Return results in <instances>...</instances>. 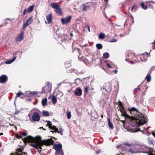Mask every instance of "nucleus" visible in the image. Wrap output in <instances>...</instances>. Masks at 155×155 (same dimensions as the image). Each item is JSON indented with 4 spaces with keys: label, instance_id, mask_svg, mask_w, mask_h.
<instances>
[{
    "label": "nucleus",
    "instance_id": "6e6552de",
    "mask_svg": "<svg viewBox=\"0 0 155 155\" xmlns=\"http://www.w3.org/2000/svg\"><path fill=\"white\" fill-rule=\"evenodd\" d=\"M54 143V141L51 139H48L47 140H45L43 141L42 145L45 144L47 146L50 145Z\"/></svg>",
    "mask_w": 155,
    "mask_h": 155
},
{
    "label": "nucleus",
    "instance_id": "bb28decb",
    "mask_svg": "<svg viewBox=\"0 0 155 155\" xmlns=\"http://www.w3.org/2000/svg\"><path fill=\"white\" fill-rule=\"evenodd\" d=\"M150 73L148 74L147 76L146 77L145 79L147 80V82H149L151 81V77Z\"/></svg>",
    "mask_w": 155,
    "mask_h": 155
},
{
    "label": "nucleus",
    "instance_id": "69168bd1",
    "mask_svg": "<svg viewBox=\"0 0 155 155\" xmlns=\"http://www.w3.org/2000/svg\"><path fill=\"white\" fill-rule=\"evenodd\" d=\"M152 135L154 137H155V133H154V132H152Z\"/></svg>",
    "mask_w": 155,
    "mask_h": 155
},
{
    "label": "nucleus",
    "instance_id": "58836bf2",
    "mask_svg": "<svg viewBox=\"0 0 155 155\" xmlns=\"http://www.w3.org/2000/svg\"><path fill=\"white\" fill-rule=\"evenodd\" d=\"M23 93L21 92H19L16 94V98L19 97L21 95L23 94Z\"/></svg>",
    "mask_w": 155,
    "mask_h": 155
},
{
    "label": "nucleus",
    "instance_id": "5fc2aeb1",
    "mask_svg": "<svg viewBox=\"0 0 155 155\" xmlns=\"http://www.w3.org/2000/svg\"><path fill=\"white\" fill-rule=\"evenodd\" d=\"M84 73V72L83 71H81L78 72V75H79L81 74H83Z\"/></svg>",
    "mask_w": 155,
    "mask_h": 155
},
{
    "label": "nucleus",
    "instance_id": "a211bd4d",
    "mask_svg": "<svg viewBox=\"0 0 155 155\" xmlns=\"http://www.w3.org/2000/svg\"><path fill=\"white\" fill-rule=\"evenodd\" d=\"M49 127L52 130H54V131L51 130L50 131V132H52V133H54V132H57V130H58V128H57L56 126L54 125L52 126L51 125Z\"/></svg>",
    "mask_w": 155,
    "mask_h": 155
},
{
    "label": "nucleus",
    "instance_id": "49530a36",
    "mask_svg": "<svg viewBox=\"0 0 155 155\" xmlns=\"http://www.w3.org/2000/svg\"><path fill=\"white\" fill-rule=\"evenodd\" d=\"M46 122H47V125L49 127L52 125L51 122L50 120H46Z\"/></svg>",
    "mask_w": 155,
    "mask_h": 155
},
{
    "label": "nucleus",
    "instance_id": "473e14b6",
    "mask_svg": "<svg viewBox=\"0 0 155 155\" xmlns=\"http://www.w3.org/2000/svg\"><path fill=\"white\" fill-rule=\"evenodd\" d=\"M33 21V18L32 17L30 18L27 21V22L29 25L31 24L32 23V22Z\"/></svg>",
    "mask_w": 155,
    "mask_h": 155
},
{
    "label": "nucleus",
    "instance_id": "3c124183",
    "mask_svg": "<svg viewBox=\"0 0 155 155\" xmlns=\"http://www.w3.org/2000/svg\"><path fill=\"white\" fill-rule=\"evenodd\" d=\"M15 137L17 138H18V139H20V138H21V137H22L21 136L19 135H18V134H17L16 135Z\"/></svg>",
    "mask_w": 155,
    "mask_h": 155
},
{
    "label": "nucleus",
    "instance_id": "052dcab7",
    "mask_svg": "<svg viewBox=\"0 0 155 155\" xmlns=\"http://www.w3.org/2000/svg\"><path fill=\"white\" fill-rule=\"evenodd\" d=\"M107 65L108 68H112V67L109 64V63H107Z\"/></svg>",
    "mask_w": 155,
    "mask_h": 155
},
{
    "label": "nucleus",
    "instance_id": "9b49d317",
    "mask_svg": "<svg viewBox=\"0 0 155 155\" xmlns=\"http://www.w3.org/2000/svg\"><path fill=\"white\" fill-rule=\"evenodd\" d=\"M8 77L7 76L3 75L0 77V82L2 83L6 82L8 80Z\"/></svg>",
    "mask_w": 155,
    "mask_h": 155
},
{
    "label": "nucleus",
    "instance_id": "39448f33",
    "mask_svg": "<svg viewBox=\"0 0 155 155\" xmlns=\"http://www.w3.org/2000/svg\"><path fill=\"white\" fill-rule=\"evenodd\" d=\"M40 120V117L38 112H34L32 115V119H30V120L32 122H38Z\"/></svg>",
    "mask_w": 155,
    "mask_h": 155
},
{
    "label": "nucleus",
    "instance_id": "79ce46f5",
    "mask_svg": "<svg viewBox=\"0 0 155 155\" xmlns=\"http://www.w3.org/2000/svg\"><path fill=\"white\" fill-rule=\"evenodd\" d=\"M117 148H123V150H125L126 149V147L125 146H124V147H123L122 145H120H120H119V146H117Z\"/></svg>",
    "mask_w": 155,
    "mask_h": 155
},
{
    "label": "nucleus",
    "instance_id": "7c9ffc66",
    "mask_svg": "<svg viewBox=\"0 0 155 155\" xmlns=\"http://www.w3.org/2000/svg\"><path fill=\"white\" fill-rule=\"evenodd\" d=\"M67 115L68 119H70L71 118V112L68 110L67 111Z\"/></svg>",
    "mask_w": 155,
    "mask_h": 155
},
{
    "label": "nucleus",
    "instance_id": "f8f14e48",
    "mask_svg": "<svg viewBox=\"0 0 155 155\" xmlns=\"http://www.w3.org/2000/svg\"><path fill=\"white\" fill-rule=\"evenodd\" d=\"M122 116L124 117L125 118H130V116L127 114L124 111V107H122V110H120Z\"/></svg>",
    "mask_w": 155,
    "mask_h": 155
},
{
    "label": "nucleus",
    "instance_id": "774afa93",
    "mask_svg": "<svg viewBox=\"0 0 155 155\" xmlns=\"http://www.w3.org/2000/svg\"><path fill=\"white\" fill-rule=\"evenodd\" d=\"M70 36L71 37L73 36V34L72 33H71L70 34Z\"/></svg>",
    "mask_w": 155,
    "mask_h": 155
},
{
    "label": "nucleus",
    "instance_id": "dca6fc26",
    "mask_svg": "<svg viewBox=\"0 0 155 155\" xmlns=\"http://www.w3.org/2000/svg\"><path fill=\"white\" fill-rule=\"evenodd\" d=\"M46 19L48 22V24H50L52 22V14H49L46 16Z\"/></svg>",
    "mask_w": 155,
    "mask_h": 155
},
{
    "label": "nucleus",
    "instance_id": "f704fd0d",
    "mask_svg": "<svg viewBox=\"0 0 155 155\" xmlns=\"http://www.w3.org/2000/svg\"><path fill=\"white\" fill-rule=\"evenodd\" d=\"M101 90L103 93H105V92L107 91H108V90L106 89L105 87H103L102 88H101Z\"/></svg>",
    "mask_w": 155,
    "mask_h": 155
},
{
    "label": "nucleus",
    "instance_id": "2f4dec72",
    "mask_svg": "<svg viewBox=\"0 0 155 155\" xmlns=\"http://www.w3.org/2000/svg\"><path fill=\"white\" fill-rule=\"evenodd\" d=\"M108 123L109 127L112 129L114 128V127L113 126L112 124L110 122V119L109 118L108 119Z\"/></svg>",
    "mask_w": 155,
    "mask_h": 155
},
{
    "label": "nucleus",
    "instance_id": "a19ab883",
    "mask_svg": "<svg viewBox=\"0 0 155 155\" xmlns=\"http://www.w3.org/2000/svg\"><path fill=\"white\" fill-rule=\"evenodd\" d=\"M20 112V111L18 110L17 108H15V112L14 114V115H16L18 114Z\"/></svg>",
    "mask_w": 155,
    "mask_h": 155
},
{
    "label": "nucleus",
    "instance_id": "5701e85b",
    "mask_svg": "<svg viewBox=\"0 0 155 155\" xmlns=\"http://www.w3.org/2000/svg\"><path fill=\"white\" fill-rule=\"evenodd\" d=\"M51 101L53 104H55L57 102V100L56 97L55 96H53L52 97Z\"/></svg>",
    "mask_w": 155,
    "mask_h": 155
},
{
    "label": "nucleus",
    "instance_id": "a878e982",
    "mask_svg": "<svg viewBox=\"0 0 155 155\" xmlns=\"http://www.w3.org/2000/svg\"><path fill=\"white\" fill-rule=\"evenodd\" d=\"M105 37V35L102 33L100 34L99 35V38L101 39H104Z\"/></svg>",
    "mask_w": 155,
    "mask_h": 155
},
{
    "label": "nucleus",
    "instance_id": "f257e3e1",
    "mask_svg": "<svg viewBox=\"0 0 155 155\" xmlns=\"http://www.w3.org/2000/svg\"><path fill=\"white\" fill-rule=\"evenodd\" d=\"M137 119H138L139 121V123H136L135 126L131 125L127 127L126 129L127 131L130 132L134 133L137 132L139 131H141L143 134H145L146 128L145 127H143V130H140V128H137L136 127L143 125L147 123V121L143 119V115L141 113L140 114H138V115L135 117Z\"/></svg>",
    "mask_w": 155,
    "mask_h": 155
},
{
    "label": "nucleus",
    "instance_id": "1a4fd4ad",
    "mask_svg": "<svg viewBox=\"0 0 155 155\" xmlns=\"http://www.w3.org/2000/svg\"><path fill=\"white\" fill-rule=\"evenodd\" d=\"M81 7L82 10L85 12L89 10L90 8V6L87 3L82 4L81 5Z\"/></svg>",
    "mask_w": 155,
    "mask_h": 155
},
{
    "label": "nucleus",
    "instance_id": "4d7b16f0",
    "mask_svg": "<svg viewBox=\"0 0 155 155\" xmlns=\"http://www.w3.org/2000/svg\"><path fill=\"white\" fill-rule=\"evenodd\" d=\"M9 125H10V126H15V129H17V127H16V126H15V125H14V124H9Z\"/></svg>",
    "mask_w": 155,
    "mask_h": 155
},
{
    "label": "nucleus",
    "instance_id": "e433bc0d",
    "mask_svg": "<svg viewBox=\"0 0 155 155\" xmlns=\"http://www.w3.org/2000/svg\"><path fill=\"white\" fill-rule=\"evenodd\" d=\"M59 131L58 130L57 131V132H58V133L60 134L61 135H63V131H62V127L59 128Z\"/></svg>",
    "mask_w": 155,
    "mask_h": 155
},
{
    "label": "nucleus",
    "instance_id": "0e129e2a",
    "mask_svg": "<svg viewBox=\"0 0 155 155\" xmlns=\"http://www.w3.org/2000/svg\"><path fill=\"white\" fill-rule=\"evenodd\" d=\"M136 6V4H134V5L133 6V7H132V8H131V10H133L134 8L135 7V6Z\"/></svg>",
    "mask_w": 155,
    "mask_h": 155
},
{
    "label": "nucleus",
    "instance_id": "ea45409f",
    "mask_svg": "<svg viewBox=\"0 0 155 155\" xmlns=\"http://www.w3.org/2000/svg\"><path fill=\"white\" fill-rule=\"evenodd\" d=\"M132 144L131 143H129V142H126L124 143V145H127L128 146H130L132 145Z\"/></svg>",
    "mask_w": 155,
    "mask_h": 155
},
{
    "label": "nucleus",
    "instance_id": "c9c22d12",
    "mask_svg": "<svg viewBox=\"0 0 155 155\" xmlns=\"http://www.w3.org/2000/svg\"><path fill=\"white\" fill-rule=\"evenodd\" d=\"M29 25V24L27 22L24 23L23 25V28L25 29L26 27Z\"/></svg>",
    "mask_w": 155,
    "mask_h": 155
},
{
    "label": "nucleus",
    "instance_id": "0eeeda50",
    "mask_svg": "<svg viewBox=\"0 0 155 155\" xmlns=\"http://www.w3.org/2000/svg\"><path fill=\"white\" fill-rule=\"evenodd\" d=\"M72 17L70 15L65 18H62L61 19V21L62 23L64 25H67L70 21Z\"/></svg>",
    "mask_w": 155,
    "mask_h": 155
},
{
    "label": "nucleus",
    "instance_id": "4be33fe9",
    "mask_svg": "<svg viewBox=\"0 0 155 155\" xmlns=\"http://www.w3.org/2000/svg\"><path fill=\"white\" fill-rule=\"evenodd\" d=\"M140 5L142 8L144 10H146L147 8V6L145 5L143 2H142L140 4Z\"/></svg>",
    "mask_w": 155,
    "mask_h": 155
},
{
    "label": "nucleus",
    "instance_id": "b1692460",
    "mask_svg": "<svg viewBox=\"0 0 155 155\" xmlns=\"http://www.w3.org/2000/svg\"><path fill=\"white\" fill-rule=\"evenodd\" d=\"M47 99L46 98L43 99L41 102L43 106H45L46 105Z\"/></svg>",
    "mask_w": 155,
    "mask_h": 155
},
{
    "label": "nucleus",
    "instance_id": "c756f323",
    "mask_svg": "<svg viewBox=\"0 0 155 155\" xmlns=\"http://www.w3.org/2000/svg\"><path fill=\"white\" fill-rule=\"evenodd\" d=\"M96 47L97 48L99 49H101L103 48L102 45L101 44H97L96 45Z\"/></svg>",
    "mask_w": 155,
    "mask_h": 155
},
{
    "label": "nucleus",
    "instance_id": "37998d69",
    "mask_svg": "<svg viewBox=\"0 0 155 155\" xmlns=\"http://www.w3.org/2000/svg\"><path fill=\"white\" fill-rule=\"evenodd\" d=\"M117 41V39H111L110 40L109 42H116Z\"/></svg>",
    "mask_w": 155,
    "mask_h": 155
},
{
    "label": "nucleus",
    "instance_id": "20e7f679",
    "mask_svg": "<svg viewBox=\"0 0 155 155\" xmlns=\"http://www.w3.org/2000/svg\"><path fill=\"white\" fill-rule=\"evenodd\" d=\"M51 6L54 9L55 12L59 15H61L62 14V12L61 8H60L59 5L56 3H51Z\"/></svg>",
    "mask_w": 155,
    "mask_h": 155
},
{
    "label": "nucleus",
    "instance_id": "72a5a7b5",
    "mask_svg": "<svg viewBox=\"0 0 155 155\" xmlns=\"http://www.w3.org/2000/svg\"><path fill=\"white\" fill-rule=\"evenodd\" d=\"M131 110L133 111H136L137 113H139L137 109L134 107L131 108Z\"/></svg>",
    "mask_w": 155,
    "mask_h": 155
},
{
    "label": "nucleus",
    "instance_id": "4468645a",
    "mask_svg": "<svg viewBox=\"0 0 155 155\" xmlns=\"http://www.w3.org/2000/svg\"><path fill=\"white\" fill-rule=\"evenodd\" d=\"M54 147L56 150V151H58L59 150H61L62 147V144H55L54 146Z\"/></svg>",
    "mask_w": 155,
    "mask_h": 155
},
{
    "label": "nucleus",
    "instance_id": "6ab92c4d",
    "mask_svg": "<svg viewBox=\"0 0 155 155\" xmlns=\"http://www.w3.org/2000/svg\"><path fill=\"white\" fill-rule=\"evenodd\" d=\"M16 58V56H14L13 58L11 59L10 60H8L7 61H6L5 62V63L7 64H10L12 62H13L14 61H15V59Z\"/></svg>",
    "mask_w": 155,
    "mask_h": 155
},
{
    "label": "nucleus",
    "instance_id": "4c0bfd02",
    "mask_svg": "<svg viewBox=\"0 0 155 155\" xmlns=\"http://www.w3.org/2000/svg\"><path fill=\"white\" fill-rule=\"evenodd\" d=\"M155 69V66L152 67L150 68L149 71V73H151V72L153 71Z\"/></svg>",
    "mask_w": 155,
    "mask_h": 155
},
{
    "label": "nucleus",
    "instance_id": "9d476101",
    "mask_svg": "<svg viewBox=\"0 0 155 155\" xmlns=\"http://www.w3.org/2000/svg\"><path fill=\"white\" fill-rule=\"evenodd\" d=\"M24 32H22L20 33L16 37L15 40L16 41H20L23 40L24 38Z\"/></svg>",
    "mask_w": 155,
    "mask_h": 155
},
{
    "label": "nucleus",
    "instance_id": "ddd939ff",
    "mask_svg": "<svg viewBox=\"0 0 155 155\" xmlns=\"http://www.w3.org/2000/svg\"><path fill=\"white\" fill-rule=\"evenodd\" d=\"M74 94L78 96H81L82 94V90L80 88L78 87L76 89V91L74 92Z\"/></svg>",
    "mask_w": 155,
    "mask_h": 155
},
{
    "label": "nucleus",
    "instance_id": "2eb2a0df",
    "mask_svg": "<svg viewBox=\"0 0 155 155\" xmlns=\"http://www.w3.org/2000/svg\"><path fill=\"white\" fill-rule=\"evenodd\" d=\"M22 149H20L17 151L15 153V155H27V153L26 152H22Z\"/></svg>",
    "mask_w": 155,
    "mask_h": 155
},
{
    "label": "nucleus",
    "instance_id": "a18cd8bd",
    "mask_svg": "<svg viewBox=\"0 0 155 155\" xmlns=\"http://www.w3.org/2000/svg\"><path fill=\"white\" fill-rule=\"evenodd\" d=\"M144 58H140V60L141 61H146L147 60V57H144Z\"/></svg>",
    "mask_w": 155,
    "mask_h": 155
},
{
    "label": "nucleus",
    "instance_id": "aec40b11",
    "mask_svg": "<svg viewBox=\"0 0 155 155\" xmlns=\"http://www.w3.org/2000/svg\"><path fill=\"white\" fill-rule=\"evenodd\" d=\"M149 144L150 145L153 146L154 145V142L153 139L152 138H149L148 140Z\"/></svg>",
    "mask_w": 155,
    "mask_h": 155
},
{
    "label": "nucleus",
    "instance_id": "603ef678",
    "mask_svg": "<svg viewBox=\"0 0 155 155\" xmlns=\"http://www.w3.org/2000/svg\"><path fill=\"white\" fill-rule=\"evenodd\" d=\"M35 94V93L31 92L30 93L29 96H33Z\"/></svg>",
    "mask_w": 155,
    "mask_h": 155
},
{
    "label": "nucleus",
    "instance_id": "6e6d98bb",
    "mask_svg": "<svg viewBox=\"0 0 155 155\" xmlns=\"http://www.w3.org/2000/svg\"><path fill=\"white\" fill-rule=\"evenodd\" d=\"M68 83V82H65L64 81H62V82L61 83L58 84V86H59L60 85H61L62 83Z\"/></svg>",
    "mask_w": 155,
    "mask_h": 155
},
{
    "label": "nucleus",
    "instance_id": "680f3d73",
    "mask_svg": "<svg viewBox=\"0 0 155 155\" xmlns=\"http://www.w3.org/2000/svg\"><path fill=\"white\" fill-rule=\"evenodd\" d=\"M80 46L81 47H83L87 46V44H85L84 45H80Z\"/></svg>",
    "mask_w": 155,
    "mask_h": 155
},
{
    "label": "nucleus",
    "instance_id": "393cba45",
    "mask_svg": "<svg viewBox=\"0 0 155 155\" xmlns=\"http://www.w3.org/2000/svg\"><path fill=\"white\" fill-rule=\"evenodd\" d=\"M55 154V155H64L63 152V150H59L58 151H56Z\"/></svg>",
    "mask_w": 155,
    "mask_h": 155
},
{
    "label": "nucleus",
    "instance_id": "c85d7f7f",
    "mask_svg": "<svg viewBox=\"0 0 155 155\" xmlns=\"http://www.w3.org/2000/svg\"><path fill=\"white\" fill-rule=\"evenodd\" d=\"M109 54L108 52H105L103 54V58L105 59H107L109 57Z\"/></svg>",
    "mask_w": 155,
    "mask_h": 155
},
{
    "label": "nucleus",
    "instance_id": "e2e57ef3",
    "mask_svg": "<svg viewBox=\"0 0 155 155\" xmlns=\"http://www.w3.org/2000/svg\"><path fill=\"white\" fill-rule=\"evenodd\" d=\"M129 151L130 152V153H134L135 152V151L132 150H129Z\"/></svg>",
    "mask_w": 155,
    "mask_h": 155
},
{
    "label": "nucleus",
    "instance_id": "09e8293b",
    "mask_svg": "<svg viewBox=\"0 0 155 155\" xmlns=\"http://www.w3.org/2000/svg\"><path fill=\"white\" fill-rule=\"evenodd\" d=\"M84 93H88V87L86 86L85 87L84 89Z\"/></svg>",
    "mask_w": 155,
    "mask_h": 155
},
{
    "label": "nucleus",
    "instance_id": "412c9836",
    "mask_svg": "<svg viewBox=\"0 0 155 155\" xmlns=\"http://www.w3.org/2000/svg\"><path fill=\"white\" fill-rule=\"evenodd\" d=\"M34 7V5H32L28 8L27 12L28 13L31 12L33 10Z\"/></svg>",
    "mask_w": 155,
    "mask_h": 155
},
{
    "label": "nucleus",
    "instance_id": "423d86ee",
    "mask_svg": "<svg viewBox=\"0 0 155 155\" xmlns=\"http://www.w3.org/2000/svg\"><path fill=\"white\" fill-rule=\"evenodd\" d=\"M42 91L40 93L47 94L51 91V87L50 86H46L42 87Z\"/></svg>",
    "mask_w": 155,
    "mask_h": 155
},
{
    "label": "nucleus",
    "instance_id": "f03ea898",
    "mask_svg": "<svg viewBox=\"0 0 155 155\" xmlns=\"http://www.w3.org/2000/svg\"><path fill=\"white\" fill-rule=\"evenodd\" d=\"M41 139V137L39 136L34 138L31 136H28L23 139V141L25 143H28L30 145L39 151L42 149L41 144L39 143Z\"/></svg>",
    "mask_w": 155,
    "mask_h": 155
},
{
    "label": "nucleus",
    "instance_id": "bf43d9fd",
    "mask_svg": "<svg viewBox=\"0 0 155 155\" xmlns=\"http://www.w3.org/2000/svg\"><path fill=\"white\" fill-rule=\"evenodd\" d=\"M74 72L77 75H78V72L77 71V70H75V69H74Z\"/></svg>",
    "mask_w": 155,
    "mask_h": 155
},
{
    "label": "nucleus",
    "instance_id": "f3484780",
    "mask_svg": "<svg viewBox=\"0 0 155 155\" xmlns=\"http://www.w3.org/2000/svg\"><path fill=\"white\" fill-rule=\"evenodd\" d=\"M49 127L52 130H54V131L51 130L50 131V132H52V133H54V132H57V130H58V128H57L56 126L54 125L52 126L51 125Z\"/></svg>",
    "mask_w": 155,
    "mask_h": 155
},
{
    "label": "nucleus",
    "instance_id": "c03bdc74",
    "mask_svg": "<svg viewBox=\"0 0 155 155\" xmlns=\"http://www.w3.org/2000/svg\"><path fill=\"white\" fill-rule=\"evenodd\" d=\"M149 155H155V150L154 151L153 149V150L151 151V152H150L149 153Z\"/></svg>",
    "mask_w": 155,
    "mask_h": 155
},
{
    "label": "nucleus",
    "instance_id": "7ed1b4c3",
    "mask_svg": "<svg viewBox=\"0 0 155 155\" xmlns=\"http://www.w3.org/2000/svg\"><path fill=\"white\" fill-rule=\"evenodd\" d=\"M152 150V148L143 145L141 146L139 148V152L148 154V155H149V153L151 152Z\"/></svg>",
    "mask_w": 155,
    "mask_h": 155
},
{
    "label": "nucleus",
    "instance_id": "8fccbe9b",
    "mask_svg": "<svg viewBox=\"0 0 155 155\" xmlns=\"http://www.w3.org/2000/svg\"><path fill=\"white\" fill-rule=\"evenodd\" d=\"M21 134L23 136H25L27 135V134L25 132H22L21 133Z\"/></svg>",
    "mask_w": 155,
    "mask_h": 155
},
{
    "label": "nucleus",
    "instance_id": "13d9d810",
    "mask_svg": "<svg viewBox=\"0 0 155 155\" xmlns=\"http://www.w3.org/2000/svg\"><path fill=\"white\" fill-rule=\"evenodd\" d=\"M150 53H149V54ZM149 53H147V52H144V53H143V54H141V55H147Z\"/></svg>",
    "mask_w": 155,
    "mask_h": 155
},
{
    "label": "nucleus",
    "instance_id": "864d4df0",
    "mask_svg": "<svg viewBox=\"0 0 155 155\" xmlns=\"http://www.w3.org/2000/svg\"><path fill=\"white\" fill-rule=\"evenodd\" d=\"M27 12V9H25L24 10L23 12V15H25L26 14Z\"/></svg>",
    "mask_w": 155,
    "mask_h": 155
},
{
    "label": "nucleus",
    "instance_id": "cd10ccee",
    "mask_svg": "<svg viewBox=\"0 0 155 155\" xmlns=\"http://www.w3.org/2000/svg\"><path fill=\"white\" fill-rule=\"evenodd\" d=\"M42 114L44 117L48 116L49 115L48 112L46 111L43 110L42 111Z\"/></svg>",
    "mask_w": 155,
    "mask_h": 155
},
{
    "label": "nucleus",
    "instance_id": "338daca9",
    "mask_svg": "<svg viewBox=\"0 0 155 155\" xmlns=\"http://www.w3.org/2000/svg\"><path fill=\"white\" fill-rule=\"evenodd\" d=\"M130 18L133 20V17L132 15L130 16Z\"/></svg>",
    "mask_w": 155,
    "mask_h": 155
},
{
    "label": "nucleus",
    "instance_id": "de8ad7c7",
    "mask_svg": "<svg viewBox=\"0 0 155 155\" xmlns=\"http://www.w3.org/2000/svg\"><path fill=\"white\" fill-rule=\"evenodd\" d=\"M140 88L138 86V87L137 88H135V91L136 93H137L138 92V91H140Z\"/></svg>",
    "mask_w": 155,
    "mask_h": 155
}]
</instances>
